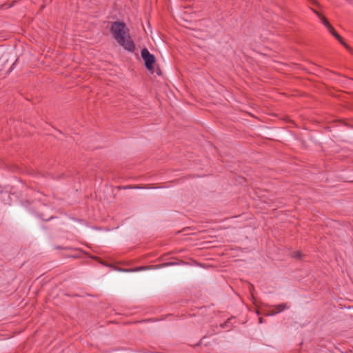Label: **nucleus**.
Here are the masks:
<instances>
[{
    "mask_svg": "<svg viewBox=\"0 0 353 353\" xmlns=\"http://www.w3.org/2000/svg\"><path fill=\"white\" fill-rule=\"evenodd\" d=\"M276 308L277 309L276 312L268 314V316L274 315L280 312H282L283 310H284L285 309L287 308V305H286V304H284V303L279 304V305H276Z\"/></svg>",
    "mask_w": 353,
    "mask_h": 353,
    "instance_id": "20e7f679",
    "label": "nucleus"
},
{
    "mask_svg": "<svg viewBox=\"0 0 353 353\" xmlns=\"http://www.w3.org/2000/svg\"><path fill=\"white\" fill-rule=\"evenodd\" d=\"M259 322H260V323H262V319L261 318L259 319Z\"/></svg>",
    "mask_w": 353,
    "mask_h": 353,
    "instance_id": "6e6552de",
    "label": "nucleus"
},
{
    "mask_svg": "<svg viewBox=\"0 0 353 353\" xmlns=\"http://www.w3.org/2000/svg\"><path fill=\"white\" fill-rule=\"evenodd\" d=\"M141 56L144 61L145 68L148 70H153L154 64L155 62V57L151 54L145 48L141 50Z\"/></svg>",
    "mask_w": 353,
    "mask_h": 353,
    "instance_id": "f03ea898",
    "label": "nucleus"
},
{
    "mask_svg": "<svg viewBox=\"0 0 353 353\" xmlns=\"http://www.w3.org/2000/svg\"><path fill=\"white\" fill-rule=\"evenodd\" d=\"M294 257H297V258H299L301 257V253L299 252H297L295 253V254L294 255Z\"/></svg>",
    "mask_w": 353,
    "mask_h": 353,
    "instance_id": "0eeeda50",
    "label": "nucleus"
},
{
    "mask_svg": "<svg viewBox=\"0 0 353 353\" xmlns=\"http://www.w3.org/2000/svg\"><path fill=\"white\" fill-rule=\"evenodd\" d=\"M316 14L319 16L321 23L327 28L328 30H332V26L330 24L328 21L324 17L321 16L319 13L316 12Z\"/></svg>",
    "mask_w": 353,
    "mask_h": 353,
    "instance_id": "7ed1b4c3",
    "label": "nucleus"
},
{
    "mask_svg": "<svg viewBox=\"0 0 353 353\" xmlns=\"http://www.w3.org/2000/svg\"><path fill=\"white\" fill-rule=\"evenodd\" d=\"M110 31L117 42L125 50L134 52L135 45L129 35V30L123 22H114L110 28Z\"/></svg>",
    "mask_w": 353,
    "mask_h": 353,
    "instance_id": "f257e3e1",
    "label": "nucleus"
},
{
    "mask_svg": "<svg viewBox=\"0 0 353 353\" xmlns=\"http://www.w3.org/2000/svg\"><path fill=\"white\" fill-rule=\"evenodd\" d=\"M329 32L336 39H338L339 41H340L341 43H343V41H342V39L341 37H340V35L335 32V30H334V28H332V30H329Z\"/></svg>",
    "mask_w": 353,
    "mask_h": 353,
    "instance_id": "39448f33",
    "label": "nucleus"
},
{
    "mask_svg": "<svg viewBox=\"0 0 353 353\" xmlns=\"http://www.w3.org/2000/svg\"><path fill=\"white\" fill-rule=\"evenodd\" d=\"M146 269H148L147 267L141 266V267H139V268H137L134 269L125 270V272H137V271H141V270H146Z\"/></svg>",
    "mask_w": 353,
    "mask_h": 353,
    "instance_id": "423d86ee",
    "label": "nucleus"
}]
</instances>
